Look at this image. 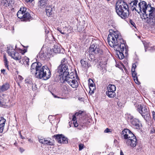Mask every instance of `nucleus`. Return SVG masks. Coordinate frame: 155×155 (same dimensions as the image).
<instances>
[{"label": "nucleus", "mask_w": 155, "mask_h": 155, "mask_svg": "<svg viewBox=\"0 0 155 155\" xmlns=\"http://www.w3.org/2000/svg\"><path fill=\"white\" fill-rule=\"evenodd\" d=\"M23 62L24 64L29 65V59L26 57H25L23 59Z\"/></svg>", "instance_id": "c85d7f7f"}, {"label": "nucleus", "mask_w": 155, "mask_h": 155, "mask_svg": "<svg viewBox=\"0 0 155 155\" xmlns=\"http://www.w3.org/2000/svg\"><path fill=\"white\" fill-rule=\"evenodd\" d=\"M120 155H124V153H123L122 152V150H120Z\"/></svg>", "instance_id": "8fccbe9b"}, {"label": "nucleus", "mask_w": 155, "mask_h": 155, "mask_svg": "<svg viewBox=\"0 0 155 155\" xmlns=\"http://www.w3.org/2000/svg\"><path fill=\"white\" fill-rule=\"evenodd\" d=\"M83 111H79L78 112L76 113L74 115H73L72 120L75 121L76 119V117H77L79 115H81Z\"/></svg>", "instance_id": "cd10ccee"}, {"label": "nucleus", "mask_w": 155, "mask_h": 155, "mask_svg": "<svg viewBox=\"0 0 155 155\" xmlns=\"http://www.w3.org/2000/svg\"><path fill=\"white\" fill-rule=\"evenodd\" d=\"M34 0H25L27 2H31Z\"/></svg>", "instance_id": "a18cd8bd"}, {"label": "nucleus", "mask_w": 155, "mask_h": 155, "mask_svg": "<svg viewBox=\"0 0 155 155\" xmlns=\"http://www.w3.org/2000/svg\"><path fill=\"white\" fill-rule=\"evenodd\" d=\"M122 137L126 140L128 146L134 147L137 144V140L134 134L129 129H124L122 132Z\"/></svg>", "instance_id": "39448f33"}, {"label": "nucleus", "mask_w": 155, "mask_h": 155, "mask_svg": "<svg viewBox=\"0 0 155 155\" xmlns=\"http://www.w3.org/2000/svg\"><path fill=\"white\" fill-rule=\"evenodd\" d=\"M143 45L145 47V51H147V49L148 48L149 44L148 43L146 42L143 43Z\"/></svg>", "instance_id": "72a5a7b5"}, {"label": "nucleus", "mask_w": 155, "mask_h": 155, "mask_svg": "<svg viewBox=\"0 0 155 155\" xmlns=\"http://www.w3.org/2000/svg\"><path fill=\"white\" fill-rule=\"evenodd\" d=\"M67 61L65 58H63L61 61V64L60 65H66L68 66Z\"/></svg>", "instance_id": "2f4dec72"}, {"label": "nucleus", "mask_w": 155, "mask_h": 155, "mask_svg": "<svg viewBox=\"0 0 155 155\" xmlns=\"http://www.w3.org/2000/svg\"><path fill=\"white\" fill-rule=\"evenodd\" d=\"M26 10V8H25L22 7L17 13L18 18L22 19L23 21H29L31 18L30 14Z\"/></svg>", "instance_id": "423d86ee"}, {"label": "nucleus", "mask_w": 155, "mask_h": 155, "mask_svg": "<svg viewBox=\"0 0 155 155\" xmlns=\"http://www.w3.org/2000/svg\"><path fill=\"white\" fill-rule=\"evenodd\" d=\"M39 142L43 144H47L49 145H52L53 143L48 138H45L41 137L39 140Z\"/></svg>", "instance_id": "f3484780"}, {"label": "nucleus", "mask_w": 155, "mask_h": 155, "mask_svg": "<svg viewBox=\"0 0 155 155\" xmlns=\"http://www.w3.org/2000/svg\"><path fill=\"white\" fill-rule=\"evenodd\" d=\"M41 64L40 62H34L31 66V72L34 74L36 78L47 80L51 76V73L49 69L47 66L41 67Z\"/></svg>", "instance_id": "f03ea898"}, {"label": "nucleus", "mask_w": 155, "mask_h": 155, "mask_svg": "<svg viewBox=\"0 0 155 155\" xmlns=\"http://www.w3.org/2000/svg\"><path fill=\"white\" fill-rule=\"evenodd\" d=\"M45 32L46 33L48 34L49 32V29L47 30V29H45Z\"/></svg>", "instance_id": "09e8293b"}, {"label": "nucleus", "mask_w": 155, "mask_h": 155, "mask_svg": "<svg viewBox=\"0 0 155 155\" xmlns=\"http://www.w3.org/2000/svg\"><path fill=\"white\" fill-rule=\"evenodd\" d=\"M53 8L50 7H47L46 9V12L47 15L50 16L52 14Z\"/></svg>", "instance_id": "393cba45"}, {"label": "nucleus", "mask_w": 155, "mask_h": 155, "mask_svg": "<svg viewBox=\"0 0 155 155\" xmlns=\"http://www.w3.org/2000/svg\"><path fill=\"white\" fill-rule=\"evenodd\" d=\"M48 4V0H38V6L41 8H45Z\"/></svg>", "instance_id": "4be33fe9"}, {"label": "nucleus", "mask_w": 155, "mask_h": 155, "mask_svg": "<svg viewBox=\"0 0 155 155\" xmlns=\"http://www.w3.org/2000/svg\"><path fill=\"white\" fill-rule=\"evenodd\" d=\"M5 71V69H3L1 70V72L2 73H4Z\"/></svg>", "instance_id": "603ef678"}, {"label": "nucleus", "mask_w": 155, "mask_h": 155, "mask_svg": "<svg viewBox=\"0 0 155 155\" xmlns=\"http://www.w3.org/2000/svg\"><path fill=\"white\" fill-rule=\"evenodd\" d=\"M155 132V130L154 129H153V130H151V132L152 133H154Z\"/></svg>", "instance_id": "3c124183"}, {"label": "nucleus", "mask_w": 155, "mask_h": 155, "mask_svg": "<svg viewBox=\"0 0 155 155\" xmlns=\"http://www.w3.org/2000/svg\"><path fill=\"white\" fill-rule=\"evenodd\" d=\"M108 42L111 47H114L121 43H125L122 38L120 34L118 31L110 32L107 38Z\"/></svg>", "instance_id": "7ed1b4c3"}, {"label": "nucleus", "mask_w": 155, "mask_h": 155, "mask_svg": "<svg viewBox=\"0 0 155 155\" xmlns=\"http://www.w3.org/2000/svg\"><path fill=\"white\" fill-rule=\"evenodd\" d=\"M74 124L75 127H76L78 126V125L77 121L74 122Z\"/></svg>", "instance_id": "c03bdc74"}, {"label": "nucleus", "mask_w": 155, "mask_h": 155, "mask_svg": "<svg viewBox=\"0 0 155 155\" xmlns=\"http://www.w3.org/2000/svg\"><path fill=\"white\" fill-rule=\"evenodd\" d=\"M138 8L140 9V12H143V17L146 19L147 23L151 25L155 24V14L153 12L155 10L154 8L150 5H147L145 2H141L140 0L138 4Z\"/></svg>", "instance_id": "f257e3e1"}, {"label": "nucleus", "mask_w": 155, "mask_h": 155, "mask_svg": "<svg viewBox=\"0 0 155 155\" xmlns=\"http://www.w3.org/2000/svg\"><path fill=\"white\" fill-rule=\"evenodd\" d=\"M109 132H111L110 129L108 128H107L104 131V132L106 133H108Z\"/></svg>", "instance_id": "58836bf2"}, {"label": "nucleus", "mask_w": 155, "mask_h": 155, "mask_svg": "<svg viewBox=\"0 0 155 155\" xmlns=\"http://www.w3.org/2000/svg\"><path fill=\"white\" fill-rule=\"evenodd\" d=\"M36 85L34 84H31V86H32V90L35 91L37 89V87H36Z\"/></svg>", "instance_id": "c9c22d12"}, {"label": "nucleus", "mask_w": 155, "mask_h": 155, "mask_svg": "<svg viewBox=\"0 0 155 155\" xmlns=\"http://www.w3.org/2000/svg\"><path fill=\"white\" fill-rule=\"evenodd\" d=\"M18 79L20 81L22 80L23 79L22 77L20 75H18Z\"/></svg>", "instance_id": "79ce46f5"}, {"label": "nucleus", "mask_w": 155, "mask_h": 155, "mask_svg": "<svg viewBox=\"0 0 155 155\" xmlns=\"http://www.w3.org/2000/svg\"><path fill=\"white\" fill-rule=\"evenodd\" d=\"M50 116H49V118Z\"/></svg>", "instance_id": "6e6d98bb"}, {"label": "nucleus", "mask_w": 155, "mask_h": 155, "mask_svg": "<svg viewBox=\"0 0 155 155\" xmlns=\"http://www.w3.org/2000/svg\"><path fill=\"white\" fill-rule=\"evenodd\" d=\"M57 71L59 73L60 78H64V76L69 74L68 66L66 65H60L58 67Z\"/></svg>", "instance_id": "1a4fd4ad"}, {"label": "nucleus", "mask_w": 155, "mask_h": 155, "mask_svg": "<svg viewBox=\"0 0 155 155\" xmlns=\"http://www.w3.org/2000/svg\"><path fill=\"white\" fill-rule=\"evenodd\" d=\"M101 62L100 63V64H99V65H100L101 66V67H104V65H105V64H107V63H106L105 64H102L101 65Z\"/></svg>", "instance_id": "de8ad7c7"}, {"label": "nucleus", "mask_w": 155, "mask_h": 155, "mask_svg": "<svg viewBox=\"0 0 155 155\" xmlns=\"http://www.w3.org/2000/svg\"><path fill=\"white\" fill-rule=\"evenodd\" d=\"M98 41H92L90 47V51L96 54H101L102 53V51L99 48L98 42Z\"/></svg>", "instance_id": "6e6552de"}, {"label": "nucleus", "mask_w": 155, "mask_h": 155, "mask_svg": "<svg viewBox=\"0 0 155 155\" xmlns=\"http://www.w3.org/2000/svg\"><path fill=\"white\" fill-rule=\"evenodd\" d=\"M83 148V145L82 144L79 145V150H81Z\"/></svg>", "instance_id": "a19ab883"}, {"label": "nucleus", "mask_w": 155, "mask_h": 155, "mask_svg": "<svg viewBox=\"0 0 155 155\" xmlns=\"http://www.w3.org/2000/svg\"><path fill=\"white\" fill-rule=\"evenodd\" d=\"M72 87L76 88L77 87L78 85V83L77 81L75 80V78L71 80L70 82H67Z\"/></svg>", "instance_id": "412c9836"}, {"label": "nucleus", "mask_w": 155, "mask_h": 155, "mask_svg": "<svg viewBox=\"0 0 155 155\" xmlns=\"http://www.w3.org/2000/svg\"><path fill=\"white\" fill-rule=\"evenodd\" d=\"M113 47L114 50H116L117 56L120 60L123 59L124 57L123 51L124 49L126 50L125 43H121Z\"/></svg>", "instance_id": "0eeeda50"}, {"label": "nucleus", "mask_w": 155, "mask_h": 155, "mask_svg": "<svg viewBox=\"0 0 155 155\" xmlns=\"http://www.w3.org/2000/svg\"><path fill=\"white\" fill-rule=\"evenodd\" d=\"M53 51L55 53H59L60 52V49L57 46L54 45L53 48Z\"/></svg>", "instance_id": "7c9ffc66"}, {"label": "nucleus", "mask_w": 155, "mask_h": 155, "mask_svg": "<svg viewBox=\"0 0 155 155\" xmlns=\"http://www.w3.org/2000/svg\"><path fill=\"white\" fill-rule=\"evenodd\" d=\"M106 95L110 98H113L116 96V93L114 91H107Z\"/></svg>", "instance_id": "b1692460"}, {"label": "nucleus", "mask_w": 155, "mask_h": 155, "mask_svg": "<svg viewBox=\"0 0 155 155\" xmlns=\"http://www.w3.org/2000/svg\"><path fill=\"white\" fill-rule=\"evenodd\" d=\"M75 78L74 76V73L73 72L71 73L70 74H68V75H65L64 76V78L63 79L64 80V81L67 83L68 82H70L72 80Z\"/></svg>", "instance_id": "dca6fc26"}, {"label": "nucleus", "mask_w": 155, "mask_h": 155, "mask_svg": "<svg viewBox=\"0 0 155 155\" xmlns=\"http://www.w3.org/2000/svg\"><path fill=\"white\" fill-rule=\"evenodd\" d=\"M18 133H19V135H20V136L21 138V139H25V138L24 137H23V136L21 135V132H20V131Z\"/></svg>", "instance_id": "37998d69"}, {"label": "nucleus", "mask_w": 155, "mask_h": 155, "mask_svg": "<svg viewBox=\"0 0 155 155\" xmlns=\"http://www.w3.org/2000/svg\"><path fill=\"white\" fill-rule=\"evenodd\" d=\"M3 59L5 67L8 69V61L7 60L6 56L5 55H4Z\"/></svg>", "instance_id": "c756f323"}, {"label": "nucleus", "mask_w": 155, "mask_h": 155, "mask_svg": "<svg viewBox=\"0 0 155 155\" xmlns=\"http://www.w3.org/2000/svg\"><path fill=\"white\" fill-rule=\"evenodd\" d=\"M26 84H27V86L29 87V86L31 87V85L32 84V81L31 80H29L28 81H26Z\"/></svg>", "instance_id": "f704fd0d"}, {"label": "nucleus", "mask_w": 155, "mask_h": 155, "mask_svg": "<svg viewBox=\"0 0 155 155\" xmlns=\"http://www.w3.org/2000/svg\"><path fill=\"white\" fill-rule=\"evenodd\" d=\"M90 91L89 92L91 94L94 93V91L95 89V87H89Z\"/></svg>", "instance_id": "473e14b6"}, {"label": "nucleus", "mask_w": 155, "mask_h": 155, "mask_svg": "<svg viewBox=\"0 0 155 155\" xmlns=\"http://www.w3.org/2000/svg\"><path fill=\"white\" fill-rule=\"evenodd\" d=\"M136 65L135 64H133L132 65V67L131 68V71H135V69L136 68Z\"/></svg>", "instance_id": "e433bc0d"}, {"label": "nucleus", "mask_w": 155, "mask_h": 155, "mask_svg": "<svg viewBox=\"0 0 155 155\" xmlns=\"http://www.w3.org/2000/svg\"><path fill=\"white\" fill-rule=\"evenodd\" d=\"M140 1V0H135L130 3V5L132 6L131 9L133 10H135L138 13H140V9L138 8V6L137 5V3H139V2Z\"/></svg>", "instance_id": "4468645a"}, {"label": "nucleus", "mask_w": 155, "mask_h": 155, "mask_svg": "<svg viewBox=\"0 0 155 155\" xmlns=\"http://www.w3.org/2000/svg\"><path fill=\"white\" fill-rule=\"evenodd\" d=\"M9 87V84L6 83L2 85L0 88V92L4 91L7 90Z\"/></svg>", "instance_id": "5701e85b"}, {"label": "nucleus", "mask_w": 155, "mask_h": 155, "mask_svg": "<svg viewBox=\"0 0 155 155\" xmlns=\"http://www.w3.org/2000/svg\"><path fill=\"white\" fill-rule=\"evenodd\" d=\"M115 8L117 13L121 18L125 19L128 16L129 14V7L125 2L124 1L117 2Z\"/></svg>", "instance_id": "20e7f679"}, {"label": "nucleus", "mask_w": 155, "mask_h": 155, "mask_svg": "<svg viewBox=\"0 0 155 155\" xmlns=\"http://www.w3.org/2000/svg\"><path fill=\"white\" fill-rule=\"evenodd\" d=\"M53 137L57 140L59 143H68V139L62 134L54 135Z\"/></svg>", "instance_id": "f8f14e48"}, {"label": "nucleus", "mask_w": 155, "mask_h": 155, "mask_svg": "<svg viewBox=\"0 0 155 155\" xmlns=\"http://www.w3.org/2000/svg\"><path fill=\"white\" fill-rule=\"evenodd\" d=\"M8 54L15 60H19L21 58L20 54L17 52L14 49L10 48L7 50Z\"/></svg>", "instance_id": "9d476101"}, {"label": "nucleus", "mask_w": 155, "mask_h": 155, "mask_svg": "<svg viewBox=\"0 0 155 155\" xmlns=\"http://www.w3.org/2000/svg\"><path fill=\"white\" fill-rule=\"evenodd\" d=\"M130 122L134 127L137 129H139L140 127L139 120L132 117L130 119Z\"/></svg>", "instance_id": "2eb2a0df"}, {"label": "nucleus", "mask_w": 155, "mask_h": 155, "mask_svg": "<svg viewBox=\"0 0 155 155\" xmlns=\"http://www.w3.org/2000/svg\"><path fill=\"white\" fill-rule=\"evenodd\" d=\"M137 110L142 115L143 117H145L146 116L149 114V109L147 107L141 105H138L137 106Z\"/></svg>", "instance_id": "9b49d317"}, {"label": "nucleus", "mask_w": 155, "mask_h": 155, "mask_svg": "<svg viewBox=\"0 0 155 155\" xmlns=\"http://www.w3.org/2000/svg\"><path fill=\"white\" fill-rule=\"evenodd\" d=\"M14 3V0H2L1 3L5 7L12 6Z\"/></svg>", "instance_id": "6ab92c4d"}, {"label": "nucleus", "mask_w": 155, "mask_h": 155, "mask_svg": "<svg viewBox=\"0 0 155 155\" xmlns=\"http://www.w3.org/2000/svg\"><path fill=\"white\" fill-rule=\"evenodd\" d=\"M66 28H67L66 27H64V29L65 28L66 29Z\"/></svg>", "instance_id": "5fc2aeb1"}, {"label": "nucleus", "mask_w": 155, "mask_h": 155, "mask_svg": "<svg viewBox=\"0 0 155 155\" xmlns=\"http://www.w3.org/2000/svg\"><path fill=\"white\" fill-rule=\"evenodd\" d=\"M132 74V76L133 77L134 80L135 81V82L137 83L138 84L139 82L138 81V79L137 78V74L135 72V71H131Z\"/></svg>", "instance_id": "a878e982"}, {"label": "nucleus", "mask_w": 155, "mask_h": 155, "mask_svg": "<svg viewBox=\"0 0 155 155\" xmlns=\"http://www.w3.org/2000/svg\"><path fill=\"white\" fill-rule=\"evenodd\" d=\"M28 141H30V142H31V139H28Z\"/></svg>", "instance_id": "864d4df0"}, {"label": "nucleus", "mask_w": 155, "mask_h": 155, "mask_svg": "<svg viewBox=\"0 0 155 155\" xmlns=\"http://www.w3.org/2000/svg\"><path fill=\"white\" fill-rule=\"evenodd\" d=\"M108 91L114 92L116 90V87L114 85L109 84L107 87Z\"/></svg>", "instance_id": "bb28decb"}, {"label": "nucleus", "mask_w": 155, "mask_h": 155, "mask_svg": "<svg viewBox=\"0 0 155 155\" xmlns=\"http://www.w3.org/2000/svg\"><path fill=\"white\" fill-rule=\"evenodd\" d=\"M130 23L131 25H132L133 26L135 27V26H136L135 23L132 21V20H130Z\"/></svg>", "instance_id": "ea45409f"}, {"label": "nucleus", "mask_w": 155, "mask_h": 155, "mask_svg": "<svg viewBox=\"0 0 155 155\" xmlns=\"http://www.w3.org/2000/svg\"><path fill=\"white\" fill-rule=\"evenodd\" d=\"M107 1H109L110 0H107Z\"/></svg>", "instance_id": "4d7b16f0"}, {"label": "nucleus", "mask_w": 155, "mask_h": 155, "mask_svg": "<svg viewBox=\"0 0 155 155\" xmlns=\"http://www.w3.org/2000/svg\"><path fill=\"white\" fill-rule=\"evenodd\" d=\"M80 62L82 66L86 69L88 68L91 66V65L88 64V59L86 58L81 60Z\"/></svg>", "instance_id": "a211bd4d"}, {"label": "nucleus", "mask_w": 155, "mask_h": 155, "mask_svg": "<svg viewBox=\"0 0 155 155\" xmlns=\"http://www.w3.org/2000/svg\"><path fill=\"white\" fill-rule=\"evenodd\" d=\"M9 101L8 96L5 94L0 96V106L4 107Z\"/></svg>", "instance_id": "ddd939ff"}, {"label": "nucleus", "mask_w": 155, "mask_h": 155, "mask_svg": "<svg viewBox=\"0 0 155 155\" xmlns=\"http://www.w3.org/2000/svg\"><path fill=\"white\" fill-rule=\"evenodd\" d=\"M89 87H94V84L93 83H89Z\"/></svg>", "instance_id": "49530a36"}, {"label": "nucleus", "mask_w": 155, "mask_h": 155, "mask_svg": "<svg viewBox=\"0 0 155 155\" xmlns=\"http://www.w3.org/2000/svg\"><path fill=\"white\" fill-rule=\"evenodd\" d=\"M6 120L3 117H0V133L3 132Z\"/></svg>", "instance_id": "aec40b11"}, {"label": "nucleus", "mask_w": 155, "mask_h": 155, "mask_svg": "<svg viewBox=\"0 0 155 155\" xmlns=\"http://www.w3.org/2000/svg\"><path fill=\"white\" fill-rule=\"evenodd\" d=\"M57 29L62 34L64 35L66 33H65L64 32H62L61 29L59 27L57 28Z\"/></svg>", "instance_id": "4c0bfd02"}]
</instances>
